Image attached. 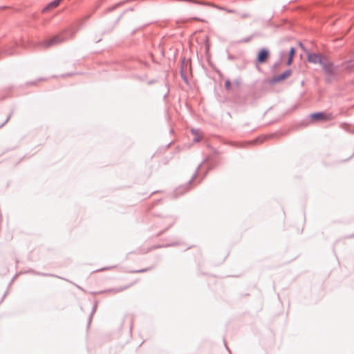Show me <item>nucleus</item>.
<instances>
[{
    "label": "nucleus",
    "mask_w": 354,
    "mask_h": 354,
    "mask_svg": "<svg viewBox=\"0 0 354 354\" xmlns=\"http://www.w3.org/2000/svg\"><path fill=\"white\" fill-rule=\"evenodd\" d=\"M291 74H292V71L290 69H288V70L285 71L283 73H282L281 74L273 77L271 82L272 83L279 82L282 80H284L288 78L291 75Z\"/></svg>",
    "instance_id": "nucleus-5"
},
{
    "label": "nucleus",
    "mask_w": 354,
    "mask_h": 354,
    "mask_svg": "<svg viewBox=\"0 0 354 354\" xmlns=\"http://www.w3.org/2000/svg\"><path fill=\"white\" fill-rule=\"evenodd\" d=\"M35 84V82H30V83H28V84H31V85H34Z\"/></svg>",
    "instance_id": "nucleus-19"
},
{
    "label": "nucleus",
    "mask_w": 354,
    "mask_h": 354,
    "mask_svg": "<svg viewBox=\"0 0 354 354\" xmlns=\"http://www.w3.org/2000/svg\"><path fill=\"white\" fill-rule=\"evenodd\" d=\"M254 142H259V139L256 140Z\"/></svg>",
    "instance_id": "nucleus-22"
},
{
    "label": "nucleus",
    "mask_w": 354,
    "mask_h": 354,
    "mask_svg": "<svg viewBox=\"0 0 354 354\" xmlns=\"http://www.w3.org/2000/svg\"><path fill=\"white\" fill-rule=\"evenodd\" d=\"M300 47L302 48H304L301 44H300Z\"/></svg>",
    "instance_id": "nucleus-20"
},
{
    "label": "nucleus",
    "mask_w": 354,
    "mask_h": 354,
    "mask_svg": "<svg viewBox=\"0 0 354 354\" xmlns=\"http://www.w3.org/2000/svg\"><path fill=\"white\" fill-rule=\"evenodd\" d=\"M194 20H196V21H201V19H198V18H197V17H194Z\"/></svg>",
    "instance_id": "nucleus-18"
},
{
    "label": "nucleus",
    "mask_w": 354,
    "mask_h": 354,
    "mask_svg": "<svg viewBox=\"0 0 354 354\" xmlns=\"http://www.w3.org/2000/svg\"><path fill=\"white\" fill-rule=\"evenodd\" d=\"M326 57H322L319 53H308L307 59L310 63L319 64L321 66L325 61Z\"/></svg>",
    "instance_id": "nucleus-3"
},
{
    "label": "nucleus",
    "mask_w": 354,
    "mask_h": 354,
    "mask_svg": "<svg viewBox=\"0 0 354 354\" xmlns=\"http://www.w3.org/2000/svg\"><path fill=\"white\" fill-rule=\"evenodd\" d=\"M6 53L8 55H12V54H14V50L11 49L10 50L6 52Z\"/></svg>",
    "instance_id": "nucleus-14"
},
{
    "label": "nucleus",
    "mask_w": 354,
    "mask_h": 354,
    "mask_svg": "<svg viewBox=\"0 0 354 354\" xmlns=\"http://www.w3.org/2000/svg\"><path fill=\"white\" fill-rule=\"evenodd\" d=\"M225 10H226L227 12L229 13H233L234 12V11L233 10H230V9H225Z\"/></svg>",
    "instance_id": "nucleus-16"
},
{
    "label": "nucleus",
    "mask_w": 354,
    "mask_h": 354,
    "mask_svg": "<svg viewBox=\"0 0 354 354\" xmlns=\"http://www.w3.org/2000/svg\"><path fill=\"white\" fill-rule=\"evenodd\" d=\"M182 77L183 79L187 82V77L186 76L182 73Z\"/></svg>",
    "instance_id": "nucleus-15"
},
{
    "label": "nucleus",
    "mask_w": 354,
    "mask_h": 354,
    "mask_svg": "<svg viewBox=\"0 0 354 354\" xmlns=\"http://www.w3.org/2000/svg\"><path fill=\"white\" fill-rule=\"evenodd\" d=\"M295 53V48L294 47H291L289 53H288V57L293 58V56Z\"/></svg>",
    "instance_id": "nucleus-11"
},
{
    "label": "nucleus",
    "mask_w": 354,
    "mask_h": 354,
    "mask_svg": "<svg viewBox=\"0 0 354 354\" xmlns=\"http://www.w3.org/2000/svg\"><path fill=\"white\" fill-rule=\"evenodd\" d=\"M101 41V39H97V40L96 41V42H99V41Z\"/></svg>",
    "instance_id": "nucleus-21"
},
{
    "label": "nucleus",
    "mask_w": 354,
    "mask_h": 354,
    "mask_svg": "<svg viewBox=\"0 0 354 354\" xmlns=\"http://www.w3.org/2000/svg\"><path fill=\"white\" fill-rule=\"evenodd\" d=\"M225 88L227 91H230L231 88V82L227 80L225 82Z\"/></svg>",
    "instance_id": "nucleus-10"
},
{
    "label": "nucleus",
    "mask_w": 354,
    "mask_h": 354,
    "mask_svg": "<svg viewBox=\"0 0 354 354\" xmlns=\"http://www.w3.org/2000/svg\"><path fill=\"white\" fill-rule=\"evenodd\" d=\"M122 4H123V2H120V3H117V4H115V6H113L111 8V10H113L115 9L116 8H118L119 6L122 5Z\"/></svg>",
    "instance_id": "nucleus-12"
},
{
    "label": "nucleus",
    "mask_w": 354,
    "mask_h": 354,
    "mask_svg": "<svg viewBox=\"0 0 354 354\" xmlns=\"http://www.w3.org/2000/svg\"><path fill=\"white\" fill-rule=\"evenodd\" d=\"M292 57H288V60H287V63H286V64H287L288 66H289V65H290V64H292Z\"/></svg>",
    "instance_id": "nucleus-13"
},
{
    "label": "nucleus",
    "mask_w": 354,
    "mask_h": 354,
    "mask_svg": "<svg viewBox=\"0 0 354 354\" xmlns=\"http://www.w3.org/2000/svg\"><path fill=\"white\" fill-rule=\"evenodd\" d=\"M62 0H54L53 1H51L50 3H49L43 10H42V12H46L47 10H52L53 8H55L56 7H57L60 2H61Z\"/></svg>",
    "instance_id": "nucleus-8"
},
{
    "label": "nucleus",
    "mask_w": 354,
    "mask_h": 354,
    "mask_svg": "<svg viewBox=\"0 0 354 354\" xmlns=\"http://www.w3.org/2000/svg\"><path fill=\"white\" fill-rule=\"evenodd\" d=\"M65 33L66 31H64L59 34H57L49 39L41 41L40 45L46 48L58 45L66 39L64 36Z\"/></svg>",
    "instance_id": "nucleus-2"
},
{
    "label": "nucleus",
    "mask_w": 354,
    "mask_h": 354,
    "mask_svg": "<svg viewBox=\"0 0 354 354\" xmlns=\"http://www.w3.org/2000/svg\"><path fill=\"white\" fill-rule=\"evenodd\" d=\"M192 133L194 136V140L195 142H198L201 140L203 135L198 130H192Z\"/></svg>",
    "instance_id": "nucleus-9"
},
{
    "label": "nucleus",
    "mask_w": 354,
    "mask_h": 354,
    "mask_svg": "<svg viewBox=\"0 0 354 354\" xmlns=\"http://www.w3.org/2000/svg\"><path fill=\"white\" fill-rule=\"evenodd\" d=\"M269 57V51L266 48H261L257 57V62L259 64L264 63Z\"/></svg>",
    "instance_id": "nucleus-6"
},
{
    "label": "nucleus",
    "mask_w": 354,
    "mask_h": 354,
    "mask_svg": "<svg viewBox=\"0 0 354 354\" xmlns=\"http://www.w3.org/2000/svg\"><path fill=\"white\" fill-rule=\"evenodd\" d=\"M310 119L314 122L325 121L330 119V115L325 112H318L310 115Z\"/></svg>",
    "instance_id": "nucleus-4"
},
{
    "label": "nucleus",
    "mask_w": 354,
    "mask_h": 354,
    "mask_svg": "<svg viewBox=\"0 0 354 354\" xmlns=\"http://www.w3.org/2000/svg\"><path fill=\"white\" fill-rule=\"evenodd\" d=\"M250 40V38L249 37V38L243 39L242 41H243V42H248Z\"/></svg>",
    "instance_id": "nucleus-17"
},
{
    "label": "nucleus",
    "mask_w": 354,
    "mask_h": 354,
    "mask_svg": "<svg viewBox=\"0 0 354 354\" xmlns=\"http://www.w3.org/2000/svg\"><path fill=\"white\" fill-rule=\"evenodd\" d=\"M342 67L347 71H350L354 67V55L342 64Z\"/></svg>",
    "instance_id": "nucleus-7"
},
{
    "label": "nucleus",
    "mask_w": 354,
    "mask_h": 354,
    "mask_svg": "<svg viewBox=\"0 0 354 354\" xmlns=\"http://www.w3.org/2000/svg\"><path fill=\"white\" fill-rule=\"evenodd\" d=\"M322 66L324 71L326 81L330 82L334 80L338 73V67L335 66L334 64L330 62L327 58L325 59V61L322 64Z\"/></svg>",
    "instance_id": "nucleus-1"
}]
</instances>
